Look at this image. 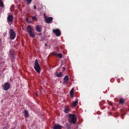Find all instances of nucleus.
<instances>
[{
  "instance_id": "10",
  "label": "nucleus",
  "mask_w": 129,
  "mask_h": 129,
  "mask_svg": "<svg viewBox=\"0 0 129 129\" xmlns=\"http://www.w3.org/2000/svg\"><path fill=\"white\" fill-rule=\"evenodd\" d=\"M41 26L39 25H37L36 27V31L39 32H41Z\"/></svg>"
},
{
  "instance_id": "11",
  "label": "nucleus",
  "mask_w": 129,
  "mask_h": 129,
  "mask_svg": "<svg viewBox=\"0 0 129 129\" xmlns=\"http://www.w3.org/2000/svg\"><path fill=\"white\" fill-rule=\"evenodd\" d=\"M62 127L59 125L55 124L53 127V129H61Z\"/></svg>"
},
{
  "instance_id": "1",
  "label": "nucleus",
  "mask_w": 129,
  "mask_h": 129,
  "mask_svg": "<svg viewBox=\"0 0 129 129\" xmlns=\"http://www.w3.org/2000/svg\"><path fill=\"white\" fill-rule=\"evenodd\" d=\"M68 121L71 124H75L77 122V118L75 114H69L68 117Z\"/></svg>"
},
{
  "instance_id": "4",
  "label": "nucleus",
  "mask_w": 129,
  "mask_h": 129,
  "mask_svg": "<svg viewBox=\"0 0 129 129\" xmlns=\"http://www.w3.org/2000/svg\"><path fill=\"white\" fill-rule=\"evenodd\" d=\"M10 84L8 82H6L3 85L2 87L3 90L5 91H8L10 87Z\"/></svg>"
},
{
  "instance_id": "13",
  "label": "nucleus",
  "mask_w": 129,
  "mask_h": 129,
  "mask_svg": "<svg viewBox=\"0 0 129 129\" xmlns=\"http://www.w3.org/2000/svg\"><path fill=\"white\" fill-rule=\"evenodd\" d=\"M24 113V117L25 118H28L29 116V114L27 111L25 110Z\"/></svg>"
},
{
  "instance_id": "30",
  "label": "nucleus",
  "mask_w": 129,
  "mask_h": 129,
  "mask_svg": "<svg viewBox=\"0 0 129 129\" xmlns=\"http://www.w3.org/2000/svg\"><path fill=\"white\" fill-rule=\"evenodd\" d=\"M41 35V34H39V35Z\"/></svg>"
},
{
  "instance_id": "3",
  "label": "nucleus",
  "mask_w": 129,
  "mask_h": 129,
  "mask_svg": "<svg viewBox=\"0 0 129 129\" xmlns=\"http://www.w3.org/2000/svg\"><path fill=\"white\" fill-rule=\"evenodd\" d=\"M10 38L11 40H13L15 38L16 34L12 29H11L9 32Z\"/></svg>"
},
{
  "instance_id": "20",
  "label": "nucleus",
  "mask_w": 129,
  "mask_h": 129,
  "mask_svg": "<svg viewBox=\"0 0 129 129\" xmlns=\"http://www.w3.org/2000/svg\"><path fill=\"white\" fill-rule=\"evenodd\" d=\"M33 20H36L37 21V18L36 17V16H30V17Z\"/></svg>"
},
{
  "instance_id": "2",
  "label": "nucleus",
  "mask_w": 129,
  "mask_h": 129,
  "mask_svg": "<svg viewBox=\"0 0 129 129\" xmlns=\"http://www.w3.org/2000/svg\"><path fill=\"white\" fill-rule=\"evenodd\" d=\"M34 69L39 74L40 73L41 71V68L37 59L35 60L34 63Z\"/></svg>"
},
{
  "instance_id": "12",
  "label": "nucleus",
  "mask_w": 129,
  "mask_h": 129,
  "mask_svg": "<svg viewBox=\"0 0 129 129\" xmlns=\"http://www.w3.org/2000/svg\"><path fill=\"white\" fill-rule=\"evenodd\" d=\"M28 34L29 35L30 37L32 38L36 36V34L33 31L30 32V33H28Z\"/></svg>"
},
{
  "instance_id": "27",
  "label": "nucleus",
  "mask_w": 129,
  "mask_h": 129,
  "mask_svg": "<svg viewBox=\"0 0 129 129\" xmlns=\"http://www.w3.org/2000/svg\"><path fill=\"white\" fill-rule=\"evenodd\" d=\"M3 129H8V128L7 126L4 127H3Z\"/></svg>"
},
{
  "instance_id": "23",
  "label": "nucleus",
  "mask_w": 129,
  "mask_h": 129,
  "mask_svg": "<svg viewBox=\"0 0 129 129\" xmlns=\"http://www.w3.org/2000/svg\"><path fill=\"white\" fill-rule=\"evenodd\" d=\"M26 21L29 23H31V21L30 19L27 18H26Z\"/></svg>"
},
{
  "instance_id": "16",
  "label": "nucleus",
  "mask_w": 129,
  "mask_h": 129,
  "mask_svg": "<svg viewBox=\"0 0 129 129\" xmlns=\"http://www.w3.org/2000/svg\"><path fill=\"white\" fill-rule=\"evenodd\" d=\"M32 0H24V2L27 5L30 4Z\"/></svg>"
},
{
  "instance_id": "21",
  "label": "nucleus",
  "mask_w": 129,
  "mask_h": 129,
  "mask_svg": "<svg viewBox=\"0 0 129 129\" xmlns=\"http://www.w3.org/2000/svg\"><path fill=\"white\" fill-rule=\"evenodd\" d=\"M0 6L1 7H3L4 6V3L2 0H0Z\"/></svg>"
},
{
  "instance_id": "15",
  "label": "nucleus",
  "mask_w": 129,
  "mask_h": 129,
  "mask_svg": "<svg viewBox=\"0 0 129 129\" xmlns=\"http://www.w3.org/2000/svg\"><path fill=\"white\" fill-rule=\"evenodd\" d=\"M74 88H73L70 92V94L71 97L73 98V96Z\"/></svg>"
},
{
  "instance_id": "29",
  "label": "nucleus",
  "mask_w": 129,
  "mask_h": 129,
  "mask_svg": "<svg viewBox=\"0 0 129 129\" xmlns=\"http://www.w3.org/2000/svg\"><path fill=\"white\" fill-rule=\"evenodd\" d=\"M62 69H63V71H65V68L64 67H62Z\"/></svg>"
},
{
  "instance_id": "28",
  "label": "nucleus",
  "mask_w": 129,
  "mask_h": 129,
  "mask_svg": "<svg viewBox=\"0 0 129 129\" xmlns=\"http://www.w3.org/2000/svg\"><path fill=\"white\" fill-rule=\"evenodd\" d=\"M34 9H36V6H34Z\"/></svg>"
},
{
  "instance_id": "5",
  "label": "nucleus",
  "mask_w": 129,
  "mask_h": 129,
  "mask_svg": "<svg viewBox=\"0 0 129 129\" xmlns=\"http://www.w3.org/2000/svg\"><path fill=\"white\" fill-rule=\"evenodd\" d=\"M44 18H45V21L46 23H50L52 22L53 18L52 17H49L47 18L46 16L45 15V14H44Z\"/></svg>"
},
{
  "instance_id": "17",
  "label": "nucleus",
  "mask_w": 129,
  "mask_h": 129,
  "mask_svg": "<svg viewBox=\"0 0 129 129\" xmlns=\"http://www.w3.org/2000/svg\"><path fill=\"white\" fill-rule=\"evenodd\" d=\"M124 101L123 99L122 98L119 99V104L122 105L124 104Z\"/></svg>"
},
{
  "instance_id": "8",
  "label": "nucleus",
  "mask_w": 129,
  "mask_h": 129,
  "mask_svg": "<svg viewBox=\"0 0 129 129\" xmlns=\"http://www.w3.org/2000/svg\"><path fill=\"white\" fill-rule=\"evenodd\" d=\"M63 82L62 84L65 85L67 83V81L69 80V77L68 75H66L64 76L63 79Z\"/></svg>"
},
{
  "instance_id": "7",
  "label": "nucleus",
  "mask_w": 129,
  "mask_h": 129,
  "mask_svg": "<svg viewBox=\"0 0 129 129\" xmlns=\"http://www.w3.org/2000/svg\"><path fill=\"white\" fill-rule=\"evenodd\" d=\"M53 33L57 36H59L61 34V32L58 29L53 30Z\"/></svg>"
},
{
  "instance_id": "6",
  "label": "nucleus",
  "mask_w": 129,
  "mask_h": 129,
  "mask_svg": "<svg viewBox=\"0 0 129 129\" xmlns=\"http://www.w3.org/2000/svg\"><path fill=\"white\" fill-rule=\"evenodd\" d=\"M13 20V16L11 15H9L7 17V21L8 23L10 24V25H11L10 23H12Z\"/></svg>"
},
{
  "instance_id": "22",
  "label": "nucleus",
  "mask_w": 129,
  "mask_h": 129,
  "mask_svg": "<svg viewBox=\"0 0 129 129\" xmlns=\"http://www.w3.org/2000/svg\"><path fill=\"white\" fill-rule=\"evenodd\" d=\"M66 127L67 129H70V125L68 123H67L66 124Z\"/></svg>"
},
{
  "instance_id": "19",
  "label": "nucleus",
  "mask_w": 129,
  "mask_h": 129,
  "mask_svg": "<svg viewBox=\"0 0 129 129\" xmlns=\"http://www.w3.org/2000/svg\"><path fill=\"white\" fill-rule=\"evenodd\" d=\"M62 73L61 72L59 73V74H58L56 75V76L58 77L61 78L62 76Z\"/></svg>"
},
{
  "instance_id": "14",
  "label": "nucleus",
  "mask_w": 129,
  "mask_h": 129,
  "mask_svg": "<svg viewBox=\"0 0 129 129\" xmlns=\"http://www.w3.org/2000/svg\"><path fill=\"white\" fill-rule=\"evenodd\" d=\"M70 110L69 107L68 106H67L64 111V112L66 113H68L69 112Z\"/></svg>"
},
{
  "instance_id": "25",
  "label": "nucleus",
  "mask_w": 129,
  "mask_h": 129,
  "mask_svg": "<svg viewBox=\"0 0 129 129\" xmlns=\"http://www.w3.org/2000/svg\"><path fill=\"white\" fill-rule=\"evenodd\" d=\"M52 54L53 55H55L56 56H57V55L58 54H57L56 52H53Z\"/></svg>"
},
{
  "instance_id": "18",
  "label": "nucleus",
  "mask_w": 129,
  "mask_h": 129,
  "mask_svg": "<svg viewBox=\"0 0 129 129\" xmlns=\"http://www.w3.org/2000/svg\"><path fill=\"white\" fill-rule=\"evenodd\" d=\"M78 103V101H76L74 102L72 104V105L74 107H75L77 104Z\"/></svg>"
},
{
  "instance_id": "26",
  "label": "nucleus",
  "mask_w": 129,
  "mask_h": 129,
  "mask_svg": "<svg viewBox=\"0 0 129 129\" xmlns=\"http://www.w3.org/2000/svg\"><path fill=\"white\" fill-rule=\"evenodd\" d=\"M108 103L109 104L111 105H112V103L111 102L108 101Z\"/></svg>"
},
{
  "instance_id": "9",
  "label": "nucleus",
  "mask_w": 129,
  "mask_h": 129,
  "mask_svg": "<svg viewBox=\"0 0 129 129\" xmlns=\"http://www.w3.org/2000/svg\"><path fill=\"white\" fill-rule=\"evenodd\" d=\"M27 32L28 33L34 31V28L31 26L30 25H29L27 27Z\"/></svg>"
},
{
  "instance_id": "24",
  "label": "nucleus",
  "mask_w": 129,
  "mask_h": 129,
  "mask_svg": "<svg viewBox=\"0 0 129 129\" xmlns=\"http://www.w3.org/2000/svg\"><path fill=\"white\" fill-rule=\"evenodd\" d=\"M58 56L60 58H62V55L61 53L58 54L57 55V56Z\"/></svg>"
}]
</instances>
